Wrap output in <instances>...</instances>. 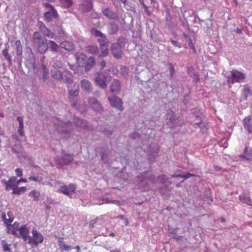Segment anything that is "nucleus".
<instances>
[{"label":"nucleus","instance_id":"28","mask_svg":"<svg viewBox=\"0 0 252 252\" xmlns=\"http://www.w3.org/2000/svg\"><path fill=\"white\" fill-rule=\"evenodd\" d=\"M61 47L66 51H71L74 49V44L70 41H64L61 43Z\"/></svg>","mask_w":252,"mask_h":252},{"label":"nucleus","instance_id":"13","mask_svg":"<svg viewBox=\"0 0 252 252\" xmlns=\"http://www.w3.org/2000/svg\"><path fill=\"white\" fill-rule=\"evenodd\" d=\"M76 188V185L70 184L68 186H61L59 189V191L65 195L69 196L70 193L75 191Z\"/></svg>","mask_w":252,"mask_h":252},{"label":"nucleus","instance_id":"6","mask_svg":"<svg viewBox=\"0 0 252 252\" xmlns=\"http://www.w3.org/2000/svg\"><path fill=\"white\" fill-rule=\"evenodd\" d=\"M45 6L48 10L44 13V17L47 22H51L53 19H57L58 15L55 8L48 3L45 4Z\"/></svg>","mask_w":252,"mask_h":252},{"label":"nucleus","instance_id":"15","mask_svg":"<svg viewBox=\"0 0 252 252\" xmlns=\"http://www.w3.org/2000/svg\"><path fill=\"white\" fill-rule=\"evenodd\" d=\"M108 77L102 74L98 73L95 79V82L99 87L104 89L107 87L105 81H106Z\"/></svg>","mask_w":252,"mask_h":252},{"label":"nucleus","instance_id":"34","mask_svg":"<svg viewBox=\"0 0 252 252\" xmlns=\"http://www.w3.org/2000/svg\"><path fill=\"white\" fill-rule=\"evenodd\" d=\"M109 43L100 45V48L101 50V54L100 56L105 57L108 54V46Z\"/></svg>","mask_w":252,"mask_h":252},{"label":"nucleus","instance_id":"5","mask_svg":"<svg viewBox=\"0 0 252 252\" xmlns=\"http://www.w3.org/2000/svg\"><path fill=\"white\" fill-rule=\"evenodd\" d=\"M54 123L57 126V128L58 131L61 132L69 133L72 130V125L69 121L64 122L57 119Z\"/></svg>","mask_w":252,"mask_h":252},{"label":"nucleus","instance_id":"11","mask_svg":"<svg viewBox=\"0 0 252 252\" xmlns=\"http://www.w3.org/2000/svg\"><path fill=\"white\" fill-rule=\"evenodd\" d=\"M26 53L29 55V58L26 62V65L29 68L34 69L35 68V60L31 48H27Z\"/></svg>","mask_w":252,"mask_h":252},{"label":"nucleus","instance_id":"53","mask_svg":"<svg viewBox=\"0 0 252 252\" xmlns=\"http://www.w3.org/2000/svg\"><path fill=\"white\" fill-rule=\"evenodd\" d=\"M171 42L172 44V45H173L174 46H175L176 47H178L179 48H180L181 47V45L176 41L172 40L171 41Z\"/></svg>","mask_w":252,"mask_h":252},{"label":"nucleus","instance_id":"22","mask_svg":"<svg viewBox=\"0 0 252 252\" xmlns=\"http://www.w3.org/2000/svg\"><path fill=\"white\" fill-rule=\"evenodd\" d=\"M252 118L250 116L245 117L243 120V126L245 129L250 133H252V123H251Z\"/></svg>","mask_w":252,"mask_h":252},{"label":"nucleus","instance_id":"29","mask_svg":"<svg viewBox=\"0 0 252 252\" xmlns=\"http://www.w3.org/2000/svg\"><path fill=\"white\" fill-rule=\"evenodd\" d=\"M75 125L80 128H85L87 126V122L84 120H82L79 118H75L74 120Z\"/></svg>","mask_w":252,"mask_h":252},{"label":"nucleus","instance_id":"61","mask_svg":"<svg viewBox=\"0 0 252 252\" xmlns=\"http://www.w3.org/2000/svg\"><path fill=\"white\" fill-rule=\"evenodd\" d=\"M100 65L101 66V68H104L105 65H106V63L104 61V60H102L101 62H100Z\"/></svg>","mask_w":252,"mask_h":252},{"label":"nucleus","instance_id":"37","mask_svg":"<svg viewBox=\"0 0 252 252\" xmlns=\"http://www.w3.org/2000/svg\"><path fill=\"white\" fill-rule=\"evenodd\" d=\"M26 190L27 188L25 187L18 188V186H17L13 189L12 194L20 195L21 193H24Z\"/></svg>","mask_w":252,"mask_h":252},{"label":"nucleus","instance_id":"63","mask_svg":"<svg viewBox=\"0 0 252 252\" xmlns=\"http://www.w3.org/2000/svg\"><path fill=\"white\" fill-rule=\"evenodd\" d=\"M18 181V185L20 184V183L21 182H27V180L26 179H19V180H17Z\"/></svg>","mask_w":252,"mask_h":252},{"label":"nucleus","instance_id":"21","mask_svg":"<svg viewBox=\"0 0 252 252\" xmlns=\"http://www.w3.org/2000/svg\"><path fill=\"white\" fill-rule=\"evenodd\" d=\"M81 87L87 94H90L93 90L91 83L87 79H83L81 81Z\"/></svg>","mask_w":252,"mask_h":252},{"label":"nucleus","instance_id":"35","mask_svg":"<svg viewBox=\"0 0 252 252\" xmlns=\"http://www.w3.org/2000/svg\"><path fill=\"white\" fill-rule=\"evenodd\" d=\"M41 70L43 72L42 79L44 81L46 80L48 78L49 69L47 67L45 64L42 63L41 64Z\"/></svg>","mask_w":252,"mask_h":252},{"label":"nucleus","instance_id":"47","mask_svg":"<svg viewBox=\"0 0 252 252\" xmlns=\"http://www.w3.org/2000/svg\"><path fill=\"white\" fill-rule=\"evenodd\" d=\"M95 60L94 58V57H90L88 61V64L91 66V67H92L94 66L95 64Z\"/></svg>","mask_w":252,"mask_h":252},{"label":"nucleus","instance_id":"25","mask_svg":"<svg viewBox=\"0 0 252 252\" xmlns=\"http://www.w3.org/2000/svg\"><path fill=\"white\" fill-rule=\"evenodd\" d=\"M110 90L113 93H118L120 90V83L119 81L118 80H114L110 86Z\"/></svg>","mask_w":252,"mask_h":252},{"label":"nucleus","instance_id":"62","mask_svg":"<svg viewBox=\"0 0 252 252\" xmlns=\"http://www.w3.org/2000/svg\"><path fill=\"white\" fill-rule=\"evenodd\" d=\"M29 179L30 181H38L37 178L34 177H30Z\"/></svg>","mask_w":252,"mask_h":252},{"label":"nucleus","instance_id":"39","mask_svg":"<svg viewBox=\"0 0 252 252\" xmlns=\"http://www.w3.org/2000/svg\"><path fill=\"white\" fill-rule=\"evenodd\" d=\"M195 175L191 173H187L185 175H181V174H173L171 176L172 177H181L184 178V180L187 179L189 178L194 177Z\"/></svg>","mask_w":252,"mask_h":252},{"label":"nucleus","instance_id":"30","mask_svg":"<svg viewBox=\"0 0 252 252\" xmlns=\"http://www.w3.org/2000/svg\"><path fill=\"white\" fill-rule=\"evenodd\" d=\"M242 158H244L247 160H251L252 159V148L248 150L247 147H246L244 152V154L240 156Z\"/></svg>","mask_w":252,"mask_h":252},{"label":"nucleus","instance_id":"46","mask_svg":"<svg viewBox=\"0 0 252 252\" xmlns=\"http://www.w3.org/2000/svg\"><path fill=\"white\" fill-rule=\"evenodd\" d=\"M62 4L65 7H70L72 4V0H61Z\"/></svg>","mask_w":252,"mask_h":252},{"label":"nucleus","instance_id":"38","mask_svg":"<svg viewBox=\"0 0 252 252\" xmlns=\"http://www.w3.org/2000/svg\"><path fill=\"white\" fill-rule=\"evenodd\" d=\"M158 152V148L157 147H152V145H150L149 148V153H150V158H154L157 155Z\"/></svg>","mask_w":252,"mask_h":252},{"label":"nucleus","instance_id":"44","mask_svg":"<svg viewBox=\"0 0 252 252\" xmlns=\"http://www.w3.org/2000/svg\"><path fill=\"white\" fill-rule=\"evenodd\" d=\"M2 245L3 251L5 252H10V249L9 248V245L7 244L5 241H2Z\"/></svg>","mask_w":252,"mask_h":252},{"label":"nucleus","instance_id":"4","mask_svg":"<svg viewBox=\"0 0 252 252\" xmlns=\"http://www.w3.org/2000/svg\"><path fill=\"white\" fill-rule=\"evenodd\" d=\"M7 215L9 217V219H6L5 214H2V218L4 221V223L7 225L8 233L11 234H13L16 237H19V234L17 232V231H18L19 223L17 222H15L12 225L10 224V223L13 220V218L12 217V213L11 212H8L7 213Z\"/></svg>","mask_w":252,"mask_h":252},{"label":"nucleus","instance_id":"59","mask_svg":"<svg viewBox=\"0 0 252 252\" xmlns=\"http://www.w3.org/2000/svg\"><path fill=\"white\" fill-rule=\"evenodd\" d=\"M173 71H174V68L171 65H170V68H169V71H170V74L171 76H172L173 75Z\"/></svg>","mask_w":252,"mask_h":252},{"label":"nucleus","instance_id":"33","mask_svg":"<svg viewBox=\"0 0 252 252\" xmlns=\"http://www.w3.org/2000/svg\"><path fill=\"white\" fill-rule=\"evenodd\" d=\"M252 95V91L250 88L247 85L244 86L243 90V95L244 100H247L249 95Z\"/></svg>","mask_w":252,"mask_h":252},{"label":"nucleus","instance_id":"49","mask_svg":"<svg viewBox=\"0 0 252 252\" xmlns=\"http://www.w3.org/2000/svg\"><path fill=\"white\" fill-rule=\"evenodd\" d=\"M187 42H188V45L192 49H193L194 51L195 50V49H194V47L193 45V43H192V40L189 38L188 39H187Z\"/></svg>","mask_w":252,"mask_h":252},{"label":"nucleus","instance_id":"9","mask_svg":"<svg viewBox=\"0 0 252 252\" xmlns=\"http://www.w3.org/2000/svg\"><path fill=\"white\" fill-rule=\"evenodd\" d=\"M231 79H228L229 83L233 84L235 82H243L246 78L245 75L237 70H233L231 71Z\"/></svg>","mask_w":252,"mask_h":252},{"label":"nucleus","instance_id":"31","mask_svg":"<svg viewBox=\"0 0 252 252\" xmlns=\"http://www.w3.org/2000/svg\"><path fill=\"white\" fill-rule=\"evenodd\" d=\"M48 47L50 50L53 53H57L60 49L59 46L54 41L49 40L48 42Z\"/></svg>","mask_w":252,"mask_h":252},{"label":"nucleus","instance_id":"10","mask_svg":"<svg viewBox=\"0 0 252 252\" xmlns=\"http://www.w3.org/2000/svg\"><path fill=\"white\" fill-rule=\"evenodd\" d=\"M91 33L97 37V40L99 43L100 45L109 43V40L106 36L97 29H92Z\"/></svg>","mask_w":252,"mask_h":252},{"label":"nucleus","instance_id":"40","mask_svg":"<svg viewBox=\"0 0 252 252\" xmlns=\"http://www.w3.org/2000/svg\"><path fill=\"white\" fill-rule=\"evenodd\" d=\"M63 63L61 60H56L52 65L53 69H60L63 67Z\"/></svg>","mask_w":252,"mask_h":252},{"label":"nucleus","instance_id":"36","mask_svg":"<svg viewBox=\"0 0 252 252\" xmlns=\"http://www.w3.org/2000/svg\"><path fill=\"white\" fill-rule=\"evenodd\" d=\"M15 46H16L15 49H16V52H17V55L18 56H19L20 59H21V57H22V55L23 51H22V45H21V42L19 40H17L15 42Z\"/></svg>","mask_w":252,"mask_h":252},{"label":"nucleus","instance_id":"57","mask_svg":"<svg viewBox=\"0 0 252 252\" xmlns=\"http://www.w3.org/2000/svg\"><path fill=\"white\" fill-rule=\"evenodd\" d=\"M143 6L144 8L145 11L147 13V14L148 15H150L151 13H150V11L149 10L148 7L144 4H143Z\"/></svg>","mask_w":252,"mask_h":252},{"label":"nucleus","instance_id":"52","mask_svg":"<svg viewBox=\"0 0 252 252\" xmlns=\"http://www.w3.org/2000/svg\"><path fill=\"white\" fill-rule=\"evenodd\" d=\"M105 203H114V204H116L118 205H120V202L117 201H116V200H109L108 199H106L105 201Z\"/></svg>","mask_w":252,"mask_h":252},{"label":"nucleus","instance_id":"56","mask_svg":"<svg viewBox=\"0 0 252 252\" xmlns=\"http://www.w3.org/2000/svg\"><path fill=\"white\" fill-rule=\"evenodd\" d=\"M169 117L171 121H173L175 119V117L173 115V114L172 112L169 113L167 115V118Z\"/></svg>","mask_w":252,"mask_h":252},{"label":"nucleus","instance_id":"19","mask_svg":"<svg viewBox=\"0 0 252 252\" xmlns=\"http://www.w3.org/2000/svg\"><path fill=\"white\" fill-rule=\"evenodd\" d=\"M19 234L23 239L24 241H29V230L26 225L21 226L18 229Z\"/></svg>","mask_w":252,"mask_h":252},{"label":"nucleus","instance_id":"43","mask_svg":"<svg viewBox=\"0 0 252 252\" xmlns=\"http://www.w3.org/2000/svg\"><path fill=\"white\" fill-rule=\"evenodd\" d=\"M54 32L58 34L59 36H63L64 35V32L61 27L58 26L54 29Z\"/></svg>","mask_w":252,"mask_h":252},{"label":"nucleus","instance_id":"54","mask_svg":"<svg viewBox=\"0 0 252 252\" xmlns=\"http://www.w3.org/2000/svg\"><path fill=\"white\" fill-rule=\"evenodd\" d=\"M167 179V178L164 175L158 177V180L163 183H164Z\"/></svg>","mask_w":252,"mask_h":252},{"label":"nucleus","instance_id":"45","mask_svg":"<svg viewBox=\"0 0 252 252\" xmlns=\"http://www.w3.org/2000/svg\"><path fill=\"white\" fill-rule=\"evenodd\" d=\"M89 50L90 52L93 54H96L98 52V47L95 46H90Z\"/></svg>","mask_w":252,"mask_h":252},{"label":"nucleus","instance_id":"16","mask_svg":"<svg viewBox=\"0 0 252 252\" xmlns=\"http://www.w3.org/2000/svg\"><path fill=\"white\" fill-rule=\"evenodd\" d=\"M89 104L92 109L98 112H101L103 108L99 102L94 98H89L88 100Z\"/></svg>","mask_w":252,"mask_h":252},{"label":"nucleus","instance_id":"51","mask_svg":"<svg viewBox=\"0 0 252 252\" xmlns=\"http://www.w3.org/2000/svg\"><path fill=\"white\" fill-rule=\"evenodd\" d=\"M16 174L17 176L21 177L23 175L22 170L20 168H17L15 170Z\"/></svg>","mask_w":252,"mask_h":252},{"label":"nucleus","instance_id":"2","mask_svg":"<svg viewBox=\"0 0 252 252\" xmlns=\"http://www.w3.org/2000/svg\"><path fill=\"white\" fill-rule=\"evenodd\" d=\"M50 74L52 78L57 81H63L64 83H69L73 78L72 73L67 70L61 71L60 69L52 68Z\"/></svg>","mask_w":252,"mask_h":252},{"label":"nucleus","instance_id":"64","mask_svg":"<svg viewBox=\"0 0 252 252\" xmlns=\"http://www.w3.org/2000/svg\"><path fill=\"white\" fill-rule=\"evenodd\" d=\"M117 218H120V219H121L122 220H125L126 219V218L124 215H119L117 217Z\"/></svg>","mask_w":252,"mask_h":252},{"label":"nucleus","instance_id":"60","mask_svg":"<svg viewBox=\"0 0 252 252\" xmlns=\"http://www.w3.org/2000/svg\"><path fill=\"white\" fill-rule=\"evenodd\" d=\"M64 242H63V238H60V239H59V245L60 246V247H61V245L64 244Z\"/></svg>","mask_w":252,"mask_h":252},{"label":"nucleus","instance_id":"41","mask_svg":"<svg viewBox=\"0 0 252 252\" xmlns=\"http://www.w3.org/2000/svg\"><path fill=\"white\" fill-rule=\"evenodd\" d=\"M2 55L4 57L5 59L8 61L9 64H11L12 61L11 57L8 53V50L7 48H5L2 51Z\"/></svg>","mask_w":252,"mask_h":252},{"label":"nucleus","instance_id":"20","mask_svg":"<svg viewBox=\"0 0 252 252\" xmlns=\"http://www.w3.org/2000/svg\"><path fill=\"white\" fill-rule=\"evenodd\" d=\"M103 15L111 20H118L119 18L116 13L109 8H106L102 11Z\"/></svg>","mask_w":252,"mask_h":252},{"label":"nucleus","instance_id":"42","mask_svg":"<svg viewBox=\"0 0 252 252\" xmlns=\"http://www.w3.org/2000/svg\"><path fill=\"white\" fill-rule=\"evenodd\" d=\"M42 33L47 37L49 38H53L54 36V33L53 32H51L49 29L46 28L44 31H43Z\"/></svg>","mask_w":252,"mask_h":252},{"label":"nucleus","instance_id":"58","mask_svg":"<svg viewBox=\"0 0 252 252\" xmlns=\"http://www.w3.org/2000/svg\"><path fill=\"white\" fill-rule=\"evenodd\" d=\"M113 132V130H105L103 131V132L107 135H111Z\"/></svg>","mask_w":252,"mask_h":252},{"label":"nucleus","instance_id":"3","mask_svg":"<svg viewBox=\"0 0 252 252\" xmlns=\"http://www.w3.org/2000/svg\"><path fill=\"white\" fill-rule=\"evenodd\" d=\"M67 85V90L69 94L68 98L72 106L76 107L77 97L79 95V86L73 81V78L71 81L68 83H65Z\"/></svg>","mask_w":252,"mask_h":252},{"label":"nucleus","instance_id":"7","mask_svg":"<svg viewBox=\"0 0 252 252\" xmlns=\"http://www.w3.org/2000/svg\"><path fill=\"white\" fill-rule=\"evenodd\" d=\"M73 160L72 156L65 153L64 151L62 152L61 158L57 157L56 162L61 167L63 165H66L71 162Z\"/></svg>","mask_w":252,"mask_h":252},{"label":"nucleus","instance_id":"55","mask_svg":"<svg viewBox=\"0 0 252 252\" xmlns=\"http://www.w3.org/2000/svg\"><path fill=\"white\" fill-rule=\"evenodd\" d=\"M12 138L15 141L18 142V143L21 142L19 138H18V136L16 134H13L12 136Z\"/></svg>","mask_w":252,"mask_h":252},{"label":"nucleus","instance_id":"12","mask_svg":"<svg viewBox=\"0 0 252 252\" xmlns=\"http://www.w3.org/2000/svg\"><path fill=\"white\" fill-rule=\"evenodd\" d=\"M108 100L112 107L116 108L120 111L123 110V102L120 98L116 96H113L112 97H109Z\"/></svg>","mask_w":252,"mask_h":252},{"label":"nucleus","instance_id":"17","mask_svg":"<svg viewBox=\"0 0 252 252\" xmlns=\"http://www.w3.org/2000/svg\"><path fill=\"white\" fill-rule=\"evenodd\" d=\"M111 52L116 58H120L122 56V50L118 43H114L111 47Z\"/></svg>","mask_w":252,"mask_h":252},{"label":"nucleus","instance_id":"8","mask_svg":"<svg viewBox=\"0 0 252 252\" xmlns=\"http://www.w3.org/2000/svg\"><path fill=\"white\" fill-rule=\"evenodd\" d=\"M32 237H29L28 243L32 245L37 246L38 244L41 243L44 239L42 235L38 233L35 230L32 231Z\"/></svg>","mask_w":252,"mask_h":252},{"label":"nucleus","instance_id":"23","mask_svg":"<svg viewBox=\"0 0 252 252\" xmlns=\"http://www.w3.org/2000/svg\"><path fill=\"white\" fill-rule=\"evenodd\" d=\"M239 198L242 203H245L250 206H252V201L250 197L249 193L243 192L239 195Z\"/></svg>","mask_w":252,"mask_h":252},{"label":"nucleus","instance_id":"27","mask_svg":"<svg viewBox=\"0 0 252 252\" xmlns=\"http://www.w3.org/2000/svg\"><path fill=\"white\" fill-rule=\"evenodd\" d=\"M108 31L109 34H113L116 33L119 30L118 25L114 22H110L107 26Z\"/></svg>","mask_w":252,"mask_h":252},{"label":"nucleus","instance_id":"1","mask_svg":"<svg viewBox=\"0 0 252 252\" xmlns=\"http://www.w3.org/2000/svg\"><path fill=\"white\" fill-rule=\"evenodd\" d=\"M33 42L37 48L38 53L44 54L48 48L47 39L42 37L38 32H34L33 35Z\"/></svg>","mask_w":252,"mask_h":252},{"label":"nucleus","instance_id":"50","mask_svg":"<svg viewBox=\"0 0 252 252\" xmlns=\"http://www.w3.org/2000/svg\"><path fill=\"white\" fill-rule=\"evenodd\" d=\"M61 249L62 250H70L71 247L70 246L66 245L65 244L61 245V247H60Z\"/></svg>","mask_w":252,"mask_h":252},{"label":"nucleus","instance_id":"26","mask_svg":"<svg viewBox=\"0 0 252 252\" xmlns=\"http://www.w3.org/2000/svg\"><path fill=\"white\" fill-rule=\"evenodd\" d=\"M17 120L19 123L18 132L20 136H23L25 135V132L24 131L23 119L22 117L18 116L17 117Z\"/></svg>","mask_w":252,"mask_h":252},{"label":"nucleus","instance_id":"24","mask_svg":"<svg viewBox=\"0 0 252 252\" xmlns=\"http://www.w3.org/2000/svg\"><path fill=\"white\" fill-rule=\"evenodd\" d=\"M93 4L92 0H85L82 5V10L84 12H89L93 9Z\"/></svg>","mask_w":252,"mask_h":252},{"label":"nucleus","instance_id":"14","mask_svg":"<svg viewBox=\"0 0 252 252\" xmlns=\"http://www.w3.org/2000/svg\"><path fill=\"white\" fill-rule=\"evenodd\" d=\"M2 183L5 187L6 190H8L10 189H13L18 186V181L15 177H11L8 181H2Z\"/></svg>","mask_w":252,"mask_h":252},{"label":"nucleus","instance_id":"18","mask_svg":"<svg viewBox=\"0 0 252 252\" xmlns=\"http://www.w3.org/2000/svg\"><path fill=\"white\" fill-rule=\"evenodd\" d=\"M10 146L11 147L12 151L15 154H17L18 155L21 154L22 157L26 156V154L25 152H23V149L21 144V142L15 143L14 145L11 144Z\"/></svg>","mask_w":252,"mask_h":252},{"label":"nucleus","instance_id":"32","mask_svg":"<svg viewBox=\"0 0 252 252\" xmlns=\"http://www.w3.org/2000/svg\"><path fill=\"white\" fill-rule=\"evenodd\" d=\"M29 196L32 198L33 201H38L40 199V193L37 190H33L29 192Z\"/></svg>","mask_w":252,"mask_h":252},{"label":"nucleus","instance_id":"48","mask_svg":"<svg viewBox=\"0 0 252 252\" xmlns=\"http://www.w3.org/2000/svg\"><path fill=\"white\" fill-rule=\"evenodd\" d=\"M38 26L41 32H43V31H44L47 28L44 25V24L41 22H38Z\"/></svg>","mask_w":252,"mask_h":252}]
</instances>
